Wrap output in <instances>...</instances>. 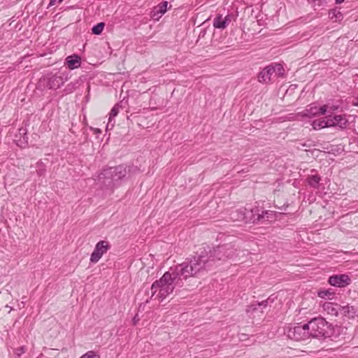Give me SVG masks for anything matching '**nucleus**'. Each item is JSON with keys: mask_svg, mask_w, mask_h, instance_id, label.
Returning a JSON list of instances; mask_svg holds the SVG:
<instances>
[{"mask_svg": "<svg viewBox=\"0 0 358 358\" xmlns=\"http://www.w3.org/2000/svg\"><path fill=\"white\" fill-rule=\"evenodd\" d=\"M44 171H45L44 169H39V170L38 171V174L39 176H42V175L44 173Z\"/></svg>", "mask_w": 358, "mask_h": 358, "instance_id": "35", "label": "nucleus"}, {"mask_svg": "<svg viewBox=\"0 0 358 358\" xmlns=\"http://www.w3.org/2000/svg\"><path fill=\"white\" fill-rule=\"evenodd\" d=\"M222 15L217 14L213 20V25L215 29H224L227 28L226 21L224 20Z\"/></svg>", "mask_w": 358, "mask_h": 358, "instance_id": "14", "label": "nucleus"}, {"mask_svg": "<svg viewBox=\"0 0 358 358\" xmlns=\"http://www.w3.org/2000/svg\"><path fill=\"white\" fill-rule=\"evenodd\" d=\"M334 122L336 123V127H339L341 129H345L348 123V120L343 115H335Z\"/></svg>", "mask_w": 358, "mask_h": 358, "instance_id": "18", "label": "nucleus"}, {"mask_svg": "<svg viewBox=\"0 0 358 358\" xmlns=\"http://www.w3.org/2000/svg\"><path fill=\"white\" fill-rule=\"evenodd\" d=\"M307 326L308 323L303 325L298 324L294 327H288L285 333L290 339L295 341L306 340L310 338L309 328H307Z\"/></svg>", "mask_w": 358, "mask_h": 358, "instance_id": "5", "label": "nucleus"}, {"mask_svg": "<svg viewBox=\"0 0 358 358\" xmlns=\"http://www.w3.org/2000/svg\"><path fill=\"white\" fill-rule=\"evenodd\" d=\"M268 299L266 300H264L262 302H258L257 303H252L251 304L246 310L247 313H253L256 310H258V308H266L268 306Z\"/></svg>", "mask_w": 358, "mask_h": 358, "instance_id": "12", "label": "nucleus"}, {"mask_svg": "<svg viewBox=\"0 0 358 358\" xmlns=\"http://www.w3.org/2000/svg\"><path fill=\"white\" fill-rule=\"evenodd\" d=\"M223 19L226 21V25L227 27L234 19V15L232 14H228Z\"/></svg>", "mask_w": 358, "mask_h": 358, "instance_id": "30", "label": "nucleus"}, {"mask_svg": "<svg viewBox=\"0 0 358 358\" xmlns=\"http://www.w3.org/2000/svg\"><path fill=\"white\" fill-rule=\"evenodd\" d=\"M238 215L237 220H245V222H271L275 219V212L272 210H262L255 207L250 210L251 215L248 217L245 213L240 210L234 212Z\"/></svg>", "mask_w": 358, "mask_h": 358, "instance_id": "4", "label": "nucleus"}, {"mask_svg": "<svg viewBox=\"0 0 358 358\" xmlns=\"http://www.w3.org/2000/svg\"><path fill=\"white\" fill-rule=\"evenodd\" d=\"M322 308L328 315L336 316L341 309V306L331 302H325L322 305Z\"/></svg>", "mask_w": 358, "mask_h": 358, "instance_id": "11", "label": "nucleus"}, {"mask_svg": "<svg viewBox=\"0 0 358 358\" xmlns=\"http://www.w3.org/2000/svg\"><path fill=\"white\" fill-rule=\"evenodd\" d=\"M351 103L353 106L358 107V98L353 99L352 101H351Z\"/></svg>", "mask_w": 358, "mask_h": 358, "instance_id": "33", "label": "nucleus"}, {"mask_svg": "<svg viewBox=\"0 0 358 358\" xmlns=\"http://www.w3.org/2000/svg\"><path fill=\"white\" fill-rule=\"evenodd\" d=\"M70 78L69 72L66 70L60 71L55 74H49L47 78V86L49 89L57 90L68 81Z\"/></svg>", "mask_w": 358, "mask_h": 358, "instance_id": "6", "label": "nucleus"}, {"mask_svg": "<svg viewBox=\"0 0 358 358\" xmlns=\"http://www.w3.org/2000/svg\"><path fill=\"white\" fill-rule=\"evenodd\" d=\"M139 320V318L138 317V315H136L134 318H133V322H134V324H136V322Z\"/></svg>", "mask_w": 358, "mask_h": 358, "instance_id": "34", "label": "nucleus"}, {"mask_svg": "<svg viewBox=\"0 0 358 358\" xmlns=\"http://www.w3.org/2000/svg\"><path fill=\"white\" fill-rule=\"evenodd\" d=\"M334 294L335 293L332 292L331 289H320L317 291V296L324 299H331Z\"/></svg>", "mask_w": 358, "mask_h": 358, "instance_id": "20", "label": "nucleus"}, {"mask_svg": "<svg viewBox=\"0 0 358 358\" xmlns=\"http://www.w3.org/2000/svg\"><path fill=\"white\" fill-rule=\"evenodd\" d=\"M80 85V79H76L70 83H69L65 88L64 92L66 94H71L74 92Z\"/></svg>", "mask_w": 358, "mask_h": 358, "instance_id": "17", "label": "nucleus"}, {"mask_svg": "<svg viewBox=\"0 0 358 358\" xmlns=\"http://www.w3.org/2000/svg\"><path fill=\"white\" fill-rule=\"evenodd\" d=\"M274 73L275 69L273 68V66H267L259 73L258 80L262 83H268L271 80V78Z\"/></svg>", "mask_w": 358, "mask_h": 358, "instance_id": "9", "label": "nucleus"}, {"mask_svg": "<svg viewBox=\"0 0 358 358\" xmlns=\"http://www.w3.org/2000/svg\"><path fill=\"white\" fill-rule=\"evenodd\" d=\"M110 248V245L108 241H100L96 245L94 251L90 256V262L95 264L97 263L102 256L107 252Z\"/></svg>", "mask_w": 358, "mask_h": 358, "instance_id": "7", "label": "nucleus"}, {"mask_svg": "<svg viewBox=\"0 0 358 358\" xmlns=\"http://www.w3.org/2000/svg\"><path fill=\"white\" fill-rule=\"evenodd\" d=\"M36 358H46V357L43 354H41Z\"/></svg>", "mask_w": 358, "mask_h": 358, "instance_id": "36", "label": "nucleus"}, {"mask_svg": "<svg viewBox=\"0 0 358 358\" xmlns=\"http://www.w3.org/2000/svg\"><path fill=\"white\" fill-rule=\"evenodd\" d=\"M329 16L331 19L335 18L336 21H340L343 19V14L337 10H331L329 12Z\"/></svg>", "mask_w": 358, "mask_h": 358, "instance_id": "23", "label": "nucleus"}, {"mask_svg": "<svg viewBox=\"0 0 358 358\" xmlns=\"http://www.w3.org/2000/svg\"><path fill=\"white\" fill-rule=\"evenodd\" d=\"M63 0H50L49 6H54L56 3H61Z\"/></svg>", "mask_w": 358, "mask_h": 358, "instance_id": "32", "label": "nucleus"}, {"mask_svg": "<svg viewBox=\"0 0 358 358\" xmlns=\"http://www.w3.org/2000/svg\"><path fill=\"white\" fill-rule=\"evenodd\" d=\"M104 27L105 24L103 22H99L92 27V33L95 35H99L103 31Z\"/></svg>", "mask_w": 358, "mask_h": 358, "instance_id": "22", "label": "nucleus"}, {"mask_svg": "<svg viewBox=\"0 0 358 358\" xmlns=\"http://www.w3.org/2000/svg\"><path fill=\"white\" fill-rule=\"evenodd\" d=\"M325 123H327V127H336V123L334 122V116L333 117H329L325 120Z\"/></svg>", "mask_w": 358, "mask_h": 358, "instance_id": "29", "label": "nucleus"}, {"mask_svg": "<svg viewBox=\"0 0 358 358\" xmlns=\"http://www.w3.org/2000/svg\"><path fill=\"white\" fill-rule=\"evenodd\" d=\"M351 280L347 274L334 275L329 278L328 282L334 287H345L350 284Z\"/></svg>", "mask_w": 358, "mask_h": 358, "instance_id": "8", "label": "nucleus"}, {"mask_svg": "<svg viewBox=\"0 0 358 358\" xmlns=\"http://www.w3.org/2000/svg\"><path fill=\"white\" fill-rule=\"evenodd\" d=\"M310 337L317 338H329L334 341L341 335L343 329L338 325H333L323 317H315L308 322Z\"/></svg>", "mask_w": 358, "mask_h": 358, "instance_id": "2", "label": "nucleus"}, {"mask_svg": "<svg viewBox=\"0 0 358 358\" xmlns=\"http://www.w3.org/2000/svg\"><path fill=\"white\" fill-rule=\"evenodd\" d=\"M26 352V347L21 346L15 350L14 353L17 357H20L22 355H23Z\"/></svg>", "mask_w": 358, "mask_h": 358, "instance_id": "27", "label": "nucleus"}, {"mask_svg": "<svg viewBox=\"0 0 358 358\" xmlns=\"http://www.w3.org/2000/svg\"><path fill=\"white\" fill-rule=\"evenodd\" d=\"M338 108V106L329 104V111H334V110H336Z\"/></svg>", "mask_w": 358, "mask_h": 358, "instance_id": "31", "label": "nucleus"}, {"mask_svg": "<svg viewBox=\"0 0 358 358\" xmlns=\"http://www.w3.org/2000/svg\"><path fill=\"white\" fill-rule=\"evenodd\" d=\"M344 0H336V3H341Z\"/></svg>", "mask_w": 358, "mask_h": 358, "instance_id": "37", "label": "nucleus"}, {"mask_svg": "<svg viewBox=\"0 0 358 358\" xmlns=\"http://www.w3.org/2000/svg\"><path fill=\"white\" fill-rule=\"evenodd\" d=\"M306 180L311 187L318 189L320 186V182L321 180V177L317 174L310 175L308 176Z\"/></svg>", "mask_w": 358, "mask_h": 358, "instance_id": "15", "label": "nucleus"}, {"mask_svg": "<svg viewBox=\"0 0 358 358\" xmlns=\"http://www.w3.org/2000/svg\"><path fill=\"white\" fill-rule=\"evenodd\" d=\"M273 68L275 69V73L278 76H282L284 75V69L283 66L280 64H275V66H273Z\"/></svg>", "mask_w": 358, "mask_h": 358, "instance_id": "25", "label": "nucleus"}, {"mask_svg": "<svg viewBox=\"0 0 358 358\" xmlns=\"http://www.w3.org/2000/svg\"><path fill=\"white\" fill-rule=\"evenodd\" d=\"M65 64L71 70L77 69L81 64V58L78 55L68 56L65 59Z\"/></svg>", "mask_w": 358, "mask_h": 358, "instance_id": "10", "label": "nucleus"}, {"mask_svg": "<svg viewBox=\"0 0 358 358\" xmlns=\"http://www.w3.org/2000/svg\"><path fill=\"white\" fill-rule=\"evenodd\" d=\"M168 2L164 1L155 6L153 9L152 17H155L157 15H160L159 17L164 15L167 10Z\"/></svg>", "mask_w": 358, "mask_h": 358, "instance_id": "13", "label": "nucleus"}, {"mask_svg": "<svg viewBox=\"0 0 358 358\" xmlns=\"http://www.w3.org/2000/svg\"><path fill=\"white\" fill-rule=\"evenodd\" d=\"M118 113H119V106H118V105H115L110 112L108 125L112 122L113 118L114 117H115L118 114Z\"/></svg>", "mask_w": 358, "mask_h": 358, "instance_id": "24", "label": "nucleus"}, {"mask_svg": "<svg viewBox=\"0 0 358 358\" xmlns=\"http://www.w3.org/2000/svg\"><path fill=\"white\" fill-rule=\"evenodd\" d=\"M340 310L342 311L345 316L348 317H354L356 314V310L354 306H350L349 305L341 306Z\"/></svg>", "mask_w": 358, "mask_h": 358, "instance_id": "19", "label": "nucleus"}, {"mask_svg": "<svg viewBox=\"0 0 358 358\" xmlns=\"http://www.w3.org/2000/svg\"><path fill=\"white\" fill-rule=\"evenodd\" d=\"M317 114L318 115H324L327 111H329V104H326L322 106L320 108H317Z\"/></svg>", "mask_w": 358, "mask_h": 358, "instance_id": "28", "label": "nucleus"}, {"mask_svg": "<svg viewBox=\"0 0 358 358\" xmlns=\"http://www.w3.org/2000/svg\"><path fill=\"white\" fill-rule=\"evenodd\" d=\"M233 253V250L226 246H219L213 250L208 248V250L203 249L197 252L191 259H187L182 263L170 267L159 280H155L151 286L150 299L158 292L157 297L163 301L176 287H182L185 280L203 274L217 260L232 258Z\"/></svg>", "mask_w": 358, "mask_h": 358, "instance_id": "1", "label": "nucleus"}, {"mask_svg": "<svg viewBox=\"0 0 358 358\" xmlns=\"http://www.w3.org/2000/svg\"><path fill=\"white\" fill-rule=\"evenodd\" d=\"M327 125L324 118L315 120L312 123L313 128L315 130L326 128Z\"/></svg>", "mask_w": 358, "mask_h": 358, "instance_id": "21", "label": "nucleus"}, {"mask_svg": "<svg viewBox=\"0 0 358 358\" xmlns=\"http://www.w3.org/2000/svg\"><path fill=\"white\" fill-rule=\"evenodd\" d=\"M128 172L127 167L122 164L109 167L103 169L99 175L98 179L100 181L103 180V183H106L110 188H113L118 186L126 178Z\"/></svg>", "mask_w": 358, "mask_h": 358, "instance_id": "3", "label": "nucleus"}, {"mask_svg": "<svg viewBox=\"0 0 358 358\" xmlns=\"http://www.w3.org/2000/svg\"><path fill=\"white\" fill-rule=\"evenodd\" d=\"M317 111L318 110L317 106H309L308 108H306L300 114L301 115L302 117L310 118L316 115H318Z\"/></svg>", "mask_w": 358, "mask_h": 358, "instance_id": "16", "label": "nucleus"}, {"mask_svg": "<svg viewBox=\"0 0 358 358\" xmlns=\"http://www.w3.org/2000/svg\"><path fill=\"white\" fill-rule=\"evenodd\" d=\"M80 358H100V355L97 352L91 350L82 355Z\"/></svg>", "mask_w": 358, "mask_h": 358, "instance_id": "26", "label": "nucleus"}]
</instances>
